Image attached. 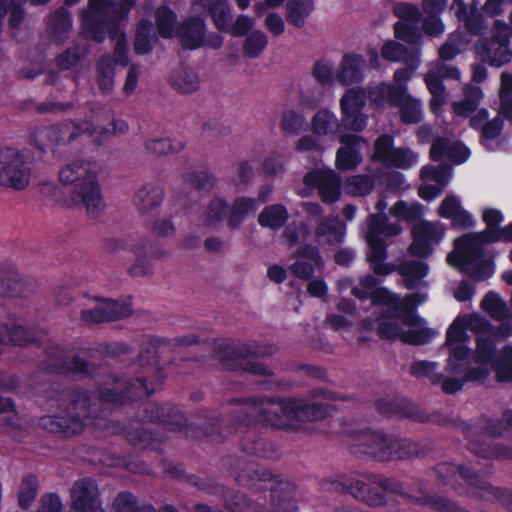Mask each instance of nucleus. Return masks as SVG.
Listing matches in <instances>:
<instances>
[{
    "instance_id": "f257e3e1",
    "label": "nucleus",
    "mask_w": 512,
    "mask_h": 512,
    "mask_svg": "<svg viewBox=\"0 0 512 512\" xmlns=\"http://www.w3.org/2000/svg\"><path fill=\"white\" fill-rule=\"evenodd\" d=\"M484 325L483 320L476 316H458L449 326L446 333V344L450 349L445 368L446 375L436 372L435 362L418 361L412 366V373L418 377H428L433 383H442L446 393L458 391L465 380H483L489 374L490 368L495 370L499 381L512 380V347L505 348L495 357L494 350L499 336L507 337L511 330L505 328L496 330L486 327L477 338L475 361L480 365L479 370L468 369L470 350L468 348L467 329H476Z\"/></svg>"
},
{
    "instance_id": "f03ea898",
    "label": "nucleus",
    "mask_w": 512,
    "mask_h": 512,
    "mask_svg": "<svg viewBox=\"0 0 512 512\" xmlns=\"http://www.w3.org/2000/svg\"><path fill=\"white\" fill-rule=\"evenodd\" d=\"M352 293L362 299L370 297L374 313L380 314L377 319V331L381 338L399 339L408 344H424L435 332L426 327V322L412 309L426 301L422 294L407 295L399 299L385 288H378L373 276H366L354 287Z\"/></svg>"
},
{
    "instance_id": "7ed1b4c3",
    "label": "nucleus",
    "mask_w": 512,
    "mask_h": 512,
    "mask_svg": "<svg viewBox=\"0 0 512 512\" xmlns=\"http://www.w3.org/2000/svg\"><path fill=\"white\" fill-rule=\"evenodd\" d=\"M482 220L487 225L481 233L466 234L454 242V250L448 254L447 262L450 266L466 273L476 281L490 278L495 271L494 264L483 249V244L493 242L492 231L500 230L503 222L502 212L494 208H485Z\"/></svg>"
},
{
    "instance_id": "20e7f679",
    "label": "nucleus",
    "mask_w": 512,
    "mask_h": 512,
    "mask_svg": "<svg viewBox=\"0 0 512 512\" xmlns=\"http://www.w3.org/2000/svg\"><path fill=\"white\" fill-rule=\"evenodd\" d=\"M328 406L323 403L308 404L301 399L280 401H247L240 410L249 417L266 421L278 428H300L301 423L312 421L327 415Z\"/></svg>"
},
{
    "instance_id": "39448f33",
    "label": "nucleus",
    "mask_w": 512,
    "mask_h": 512,
    "mask_svg": "<svg viewBox=\"0 0 512 512\" xmlns=\"http://www.w3.org/2000/svg\"><path fill=\"white\" fill-rule=\"evenodd\" d=\"M59 180L68 186L67 201L70 205H82L90 216H97L104 210L96 164L84 160L72 161L59 171Z\"/></svg>"
},
{
    "instance_id": "423d86ee",
    "label": "nucleus",
    "mask_w": 512,
    "mask_h": 512,
    "mask_svg": "<svg viewBox=\"0 0 512 512\" xmlns=\"http://www.w3.org/2000/svg\"><path fill=\"white\" fill-rule=\"evenodd\" d=\"M136 0H89L88 9L83 13V29L97 41L104 39V28L118 27Z\"/></svg>"
},
{
    "instance_id": "0eeeda50",
    "label": "nucleus",
    "mask_w": 512,
    "mask_h": 512,
    "mask_svg": "<svg viewBox=\"0 0 512 512\" xmlns=\"http://www.w3.org/2000/svg\"><path fill=\"white\" fill-rule=\"evenodd\" d=\"M402 232L399 224H388L384 216H370L367 221L366 242L368 260L372 269L379 275H387L393 271L392 266L383 263L386 257V244L383 237L397 236Z\"/></svg>"
},
{
    "instance_id": "6e6552de",
    "label": "nucleus",
    "mask_w": 512,
    "mask_h": 512,
    "mask_svg": "<svg viewBox=\"0 0 512 512\" xmlns=\"http://www.w3.org/2000/svg\"><path fill=\"white\" fill-rule=\"evenodd\" d=\"M31 156L12 148L0 151V185L12 190L25 189L30 180Z\"/></svg>"
},
{
    "instance_id": "1a4fd4ad",
    "label": "nucleus",
    "mask_w": 512,
    "mask_h": 512,
    "mask_svg": "<svg viewBox=\"0 0 512 512\" xmlns=\"http://www.w3.org/2000/svg\"><path fill=\"white\" fill-rule=\"evenodd\" d=\"M129 130L128 124L121 119H115L110 124L109 127H105L97 123L96 125L90 124L88 122H84L81 125L75 124H66L59 129H44L39 132L38 138L41 141L39 146L42 148L43 146H49V144L44 143L45 139H48L51 144H59L67 141H71L80 133H88L93 134L94 132H98L101 135L109 136V135H118L125 134Z\"/></svg>"
},
{
    "instance_id": "9d476101",
    "label": "nucleus",
    "mask_w": 512,
    "mask_h": 512,
    "mask_svg": "<svg viewBox=\"0 0 512 512\" xmlns=\"http://www.w3.org/2000/svg\"><path fill=\"white\" fill-rule=\"evenodd\" d=\"M351 445L355 453L369 454L380 461L402 457L396 450L398 441L380 432H361L353 436Z\"/></svg>"
},
{
    "instance_id": "9b49d317",
    "label": "nucleus",
    "mask_w": 512,
    "mask_h": 512,
    "mask_svg": "<svg viewBox=\"0 0 512 512\" xmlns=\"http://www.w3.org/2000/svg\"><path fill=\"white\" fill-rule=\"evenodd\" d=\"M374 157L386 166L409 169L418 162V155L409 148L393 147V139L382 135L375 141Z\"/></svg>"
},
{
    "instance_id": "f8f14e48",
    "label": "nucleus",
    "mask_w": 512,
    "mask_h": 512,
    "mask_svg": "<svg viewBox=\"0 0 512 512\" xmlns=\"http://www.w3.org/2000/svg\"><path fill=\"white\" fill-rule=\"evenodd\" d=\"M460 72L457 68L447 66L446 64L436 61L429 65V71L425 76V82L429 92L432 94L430 108L433 112H437L445 103V88L442 84L443 79H459Z\"/></svg>"
},
{
    "instance_id": "ddd939ff",
    "label": "nucleus",
    "mask_w": 512,
    "mask_h": 512,
    "mask_svg": "<svg viewBox=\"0 0 512 512\" xmlns=\"http://www.w3.org/2000/svg\"><path fill=\"white\" fill-rule=\"evenodd\" d=\"M104 29L109 31L112 38H117L115 46L116 59L113 60L110 57H104L99 62L97 68V81L99 88L103 93H109L114 87V63L116 62L122 65L126 63L127 45L123 34L118 33V27H109Z\"/></svg>"
},
{
    "instance_id": "4468645a",
    "label": "nucleus",
    "mask_w": 512,
    "mask_h": 512,
    "mask_svg": "<svg viewBox=\"0 0 512 512\" xmlns=\"http://www.w3.org/2000/svg\"><path fill=\"white\" fill-rule=\"evenodd\" d=\"M412 235L410 253L418 257H427L432 253L433 246L443 238L444 229L440 223L422 221L413 227Z\"/></svg>"
},
{
    "instance_id": "2eb2a0df",
    "label": "nucleus",
    "mask_w": 512,
    "mask_h": 512,
    "mask_svg": "<svg viewBox=\"0 0 512 512\" xmlns=\"http://www.w3.org/2000/svg\"><path fill=\"white\" fill-rule=\"evenodd\" d=\"M131 314V307L127 302L112 300H96L93 306L81 312V319L86 324H96L103 321H113L127 317Z\"/></svg>"
},
{
    "instance_id": "dca6fc26",
    "label": "nucleus",
    "mask_w": 512,
    "mask_h": 512,
    "mask_svg": "<svg viewBox=\"0 0 512 512\" xmlns=\"http://www.w3.org/2000/svg\"><path fill=\"white\" fill-rule=\"evenodd\" d=\"M304 183L309 188H317L321 199L326 203L335 202L340 196V177L330 169H317L307 173Z\"/></svg>"
},
{
    "instance_id": "f3484780",
    "label": "nucleus",
    "mask_w": 512,
    "mask_h": 512,
    "mask_svg": "<svg viewBox=\"0 0 512 512\" xmlns=\"http://www.w3.org/2000/svg\"><path fill=\"white\" fill-rule=\"evenodd\" d=\"M74 408L77 410V413L69 419L56 416L44 417L41 419V425L51 432H80L85 425L90 424V420L87 416V410L89 409L87 399L83 398L77 400Z\"/></svg>"
},
{
    "instance_id": "a211bd4d",
    "label": "nucleus",
    "mask_w": 512,
    "mask_h": 512,
    "mask_svg": "<svg viewBox=\"0 0 512 512\" xmlns=\"http://www.w3.org/2000/svg\"><path fill=\"white\" fill-rule=\"evenodd\" d=\"M73 512H102L98 501V488L91 479H82L72 487Z\"/></svg>"
},
{
    "instance_id": "6ab92c4d",
    "label": "nucleus",
    "mask_w": 512,
    "mask_h": 512,
    "mask_svg": "<svg viewBox=\"0 0 512 512\" xmlns=\"http://www.w3.org/2000/svg\"><path fill=\"white\" fill-rule=\"evenodd\" d=\"M452 177L451 169L440 166L434 168L432 166H424L421 169V179L423 184L419 187L418 194L423 200H433L447 185Z\"/></svg>"
},
{
    "instance_id": "aec40b11",
    "label": "nucleus",
    "mask_w": 512,
    "mask_h": 512,
    "mask_svg": "<svg viewBox=\"0 0 512 512\" xmlns=\"http://www.w3.org/2000/svg\"><path fill=\"white\" fill-rule=\"evenodd\" d=\"M509 30L506 24L499 25L498 37H503V39L493 40L487 47L483 46L477 48V53L483 61L489 62L493 66L500 67L511 60L512 53L507 43V37L510 36Z\"/></svg>"
},
{
    "instance_id": "412c9836",
    "label": "nucleus",
    "mask_w": 512,
    "mask_h": 512,
    "mask_svg": "<svg viewBox=\"0 0 512 512\" xmlns=\"http://www.w3.org/2000/svg\"><path fill=\"white\" fill-rule=\"evenodd\" d=\"M488 111L479 110L470 120V125L474 129L482 131V143L488 150H496L499 147L497 137L503 129V122L500 118H494L488 121Z\"/></svg>"
},
{
    "instance_id": "4be33fe9",
    "label": "nucleus",
    "mask_w": 512,
    "mask_h": 512,
    "mask_svg": "<svg viewBox=\"0 0 512 512\" xmlns=\"http://www.w3.org/2000/svg\"><path fill=\"white\" fill-rule=\"evenodd\" d=\"M339 140L343 146L337 151L336 166L340 170L356 168L362 161V157L356 147L359 144L367 146L368 143L362 137L350 134L340 135Z\"/></svg>"
},
{
    "instance_id": "5701e85b",
    "label": "nucleus",
    "mask_w": 512,
    "mask_h": 512,
    "mask_svg": "<svg viewBox=\"0 0 512 512\" xmlns=\"http://www.w3.org/2000/svg\"><path fill=\"white\" fill-rule=\"evenodd\" d=\"M396 13L401 18L395 24L396 37L409 43L417 42L420 37L417 30L419 11L414 6L403 4L397 6Z\"/></svg>"
},
{
    "instance_id": "b1692460",
    "label": "nucleus",
    "mask_w": 512,
    "mask_h": 512,
    "mask_svg": "<svg viewBox=\"0 0 512 512\" xmlns=\"http://www.w3.org/2000/svg\"><path fill=\"white\" fill-rule=\"evenodd\" d=\"M340 129V120L329 109L318 110L311 119V131L319 138L334 140L339 136Z\"/></svg>"
},
{
    "instance_id": "393cba45",
    "label": "nucleus",
    "mask_w": 512,
    "mask_h": 512,
    "mask_svg": "<svg viewBox=\"0 0 512 512\" xmlns=\"http://www.w3.org/2000/svg\"><path fill=\"white\" fill-rule=\"evenodd\" d=\"M439 215L450 219L455 226L469 228L475 224L473 216L463 209L460 199L454 195L445 197L439 207Z\"/></svg>"
},
{
    "instance_id": "a878e982",
    "label": "nucleus",
    "mask_w": 512,
    "mask_h": 512,
    "mask_svg": "<svg viewBox=\"0 0 512 512\" xmlns=\"http://www.w3.org/2000/svg\"><path fill=\"white\" fill-rule=\"evenodd\" d=\"M430 155L435 161L447 158L454 164H461L470 157V151L461 143H450L446 139H437L432 144Z\"/></svg>"
},
{
    "instance_id": "bb28decb",
    "label": "nucleus",
    "mask_w": 512,
    "mask_h": 512,
    "mask_svg": "<svg viewBox=\"0 0 512 512\" xmlns=\"http://www.w3.org/2000/svg\"><path fill=\"white\" fill-rule=\"evenodd\" d=\"M364 60L362 56L356 54H347L336 71L335 80L343 86L352 85L362 80V67Z\"/></svg>"
},
{
    "instance_id": "cd10ccee",
    "label": "nucleus",
    "mask_w": 512,
    "mask_h": 512,
    "mask_svg": "<svg viewBox=\"0 0 512 512\" xmlns=\"http://www.w3.org/2000/svg\"><path fill=\"white\" fill-rule=\"evenodd\" d=\"M297 260L290 266L292 273L300 278H309L314 270V266L321 265V259L318 251L314 247H300L296 255Z\"/></svg>"
},
{
    "instance_id": "c85d7f7f",
    "label": "nucleus",
    "mask_w": 512,
    "mask_h": 512,
    "mask_svg": "<svg viewBox=\"0 0 512 512\" xmlns=\"http://www.w3.org/2000/svg\"><path fill=\"white\" fill-rule=\"evenodd\" d=\"M182 45L189 49L198 48L206 43L205 26L200 18H191L177 33Z\"/></svg>"
},
{
    "instance_id": "c756f323",
    "label": "nucleus",
    "mask_w": 512,
    "mask_h": 512,
    "mask_svg": "<svg viewBox=\"0 0 512 512\" xmlns=\"http://www.w3.org/2000/svg\"><path fill=\"white\" fill-rule=\"evenodd\" d=\"M162 198L163 191L161 188L153 184H145L137 191L134 204L138 211L144 214L158 207Z\"/></svg>"
},
{
    "instance_id": "7c9ffc66",
    "label": "nucleus",
    "mask_w": 512,
    "mask_h": 512,
    "mask_svg": "<svg viewBox=\"0 0 512 512\" xmlns=\"http://www.w3.org/2000/svg\"><path fill=\"white\" fill-rule=\"evenodd\" d=\"M355 319V307L351 301L342 300L338 306L337 311L331 313L326 321L329 327L336 331L346 332L351 328Z\"/></svg>"
},
{
    "instance_id": "2f4dec72",
    "label": "nucleus",
    "mask_w": 512,
    "mask_h": 512,
    "mask_svg": "<svg viewBox=\"0 0 512 512\" xmlns=\"http://www.w3.org/2000/svg\"><path fill=\"white\" fill-rule=\"evenodd\" d=\"M170 83L175 89L185 94L196 91L200 85L197 74L187 67L176 69L170 77Z\"/></svg>"
},
{
    "instance_id": "473e14b6",
    "label": "nucleus",
    "mask_w": 512,
    "mask_h": 512,
    "mask_svg": "<svg viewBox=\"0 0 512 512\" xmlns=\"http://www.w3.org/2000/svg\"><path fill=\"white\" fill-rule=\"evenodd\" d=\"M259 207V203L256 199L252 198H237L228 215V226L232 229L239 227L244 218Z\"/></svg>"
},
{
    "instance_id": "72a5a7b5",
    "label": "nucleus",
    "mask_w": 512,
    "mask_h": 512,
    "mask_svg": "<svg viewBox=\"0 0 512 512\" xmlns=\"http://www.w3.org/2000/svg\"><path fill=\"white\" fill-rule=\"evenodd\" d=\"M403 96V88L394 87L392 84L380 83L369 91L370 100L378 107L385 101L395 106L398 100Z\"/></svg>"
},
{
    "instance_id": "f704fd0d",
    "label": "nucleus",
    "mask_w": 512,
    "mask_h": 512,
    "mask_svg": "<svg viewBox=\"0 0 512 512\" xmlns=\"http://www.w3.org/2000/svg\"><path fill=\"white\" fill-rule=\"evenodd\" d=\"M395 106H399L401 119L407 124L418 123L423 118L421 102L408 93L402 96Z\"/></svg>"
},
{
    "instance_id": "c9c22d12",
    "label": "nucleus",
    "mask_w": 512,
    "mask_h": 512,
    "mask_svg": "<svg viewBox=\"0 0 512 512\" xmlns=\"http://www.w3.org/2000/svg\"><path fill=\"white\" fill-rule=\"evenodd\" d=\"M312 10L313 4L310 0H289L286 6V18L291 24L301 27Z\"/></svg>"
},
{
    "instance_id": "e433bc0d",
    "label": "nucleus",
    "mask_w": 512,
    "mask_h": 512,
    "mask_svg": "<svg viewBox=\"0 0 512 512\" xmlns=\"http://www.w3.org/2000/svg\"><path fill=\"white\" fill-rule=\"evenodd\" d=\"M184 146L185 142L181 139L159 138L149 139L145 142L146 150L154 155L178 153Z\"/></svg>"
},
{
    "instance_id": "4c0bfd02",
    "label": "nucleus",
    "mask_w": 512,
    "mask_h": 512,
    "mask_svg": "<svg viewBox=\"0 0 512 512\" xmlns=\"http://www.w3.org/2000/svg\"><path fill=\"white\" fill-rule=\"evenodd\" d=\"M483 93L478 87H470L465 91V99L453 103V111L455 115L460 117H467L476 110L479 105Z\"/></svg>"
},
{
    "instance_id": "58836bf2",
    "label": "nucleus",
    "mask_w": 512,
    "mask_h": 512,
    "mask_svg": "<svg viewBox=\"0 0 512 512\" xmlns=\"http://www.w3.org/2000/svg\"><path fill=\"white\" fill-rule=\"evenodd\" d=\"M366 98L367 95L363 89H348L339 100L340 113L363 110L366 105Z\"/></svg>"
},
{
    "instance_id": "ea45409f",
    "label": "nucleus",
    "mask_w": 512,
    "mask_h": 512,
    "mask_svg": "<svg viewBox=\"0 0 512 512\" xmlns=\"http://www.w3.org/2000/svg\"><path fill=\"white\" fill-rule=\"evenodd\" d=\"M482 309L492 318L504 320L510 316L506 303L495 292H489L485 295L481 302Z\"/></svg>"
},
{
    "instance_id": "a19ab883",
    "label": "nucleus",
    "mask_w": 512,
    "mask_h": 512,
    "mask_svg": "<svg viewBox=\"0 0 512 512\" xmlns=\"http://www.w3.org/2000/svg\"><path fill=\"white\" fill-rule=\"evenodd\" d=\"M286 219V209L281 205L275 204L267 207L259 214L258 223L262 227L276 229L279 228Z\"/></svg>"
},
{
    "instance_id": "79ce46f5",
    "label": "nucleus",
    "mask_w": 512,
    "mask_h": 512,
    "mask_svg": "<svg viewBox=\"0 0 512 512\" xmlns=\"http://www.w3.org/2000/svg\"><path fill=\"white\" fill-rule=\"evenodd\" d=\"M348 489L355 498L366 502L368 505H380L383 502L382 496L373 492L370 485L365 483L363 480H352Z\"/></svg>"
},
{
    "instance_id": "37998d69",
    "label": "nucleus",
    "mask_w": 512,
    "mask_h": 512,
    "mask_svg": "<svg viewBox=\"0 0 512 512\" xmlns=\"http://www.w3.org/2000/svg\"><path fill=\"white\" fill-rule=\"evenodd\" d=\"M49 31L56 42H61L71 28V20L65 10L55 12L49 19Z\"/></svg>"
},
{
    "instance_id": "c03bdc74",
    "label": "nucleus",
    "mask_w": 512,
    "mask_h": 512,
    "mask_svg": "<svg viewBox=\"0 0 512 512\" xmlns=\"http://www.w3.org/2000/svg\"><path fill=\"white\" fill-rule=\"evenodd\" d=\"M152 30V24L149 21L140 22L134 44L138 54H146L153 48L156 39Z\"/></svg>"
},
{
    "instance_id": "a18cd8bd",
    "label": "nucleus",
    "mask_w": 512,
    "mask_h": 512,
    "mask_svg": "<svg viewBox=\"0 0 512 512\" xmlns=\"http://www.w3.org/2000/svg\"><path fill=\"white\" fill-rule=\"evenodd\" d=\"M32 341L29 332L22 326H0V343L23 345Z\"/></svg>"
},
{
    "instance_id": "49530a36",
    "label": "nucleus",
    "mask_w": 512,
    "mask_h": 512,
    "mask_svg": "<svg viewBox=\"0 0 512 512\" xmlns=\"http://www.w3.org/2000/svg\"><path fill=\"white\" fill-rule=\"evenodd\" d=\"M390 214L404 221H414L423 215V207L419 203L396 202L390 209Z\"/></svg>"
},
{
    "instance_id": "de8ad7c7",
    "label": "nucleus",
    "mask_w": 512,
    "mask_h": 512,
    "mask_svg": "<svg viewBox=\"0 0 512 512\" xmlns=\"http://www.w3.org/2000/svg\"><path fill=\"white\" fill-rule=\"evenodd\" d=\"M345 225L339 219H326L322 221L316 231L317 237H326V241L333 243L342 239Z\"/></svg>"
},
{
    "instance_id": "09e8293b",
    "label": "nucleus",
    "mask_w": 512,
    "mask_h": 512,
    "mask_svg": "<svg viewBox=\"0 0 512 512\" xmlns=\"http://www.w3.org/2000/svg\"><path fill=\"white\" fill-rule=\"evenodd\" d=\"M175 14L168 8H159L156 12L158 33L163 38H170L176 34Z\"/></svg>"
},
{
    "instance_id": "8fccbe9b",
    "label": "nucleus",
    "mask_w": 512,
    "mask_h": 512,
    "mask_svg": "<svg viewBox=\"0 0 512 512\" xmlns=\"http://www.w3.org/2000/svg\"><path fill=\"white\" fill-rule=\"evenodd\" d=\"M468 40L461 33L452 34L446 43L440 48V58L451 60L460 54L466 48Z\"/></svg>"
},
{
    "instance_id": "3c124183",
    "label": "nucleus",
    "mask_w": 512,
    "mask_h": 512,
    "mask_svg": "<svg viewBox=\"0 0 512 512\" xmlns=\"http://www.w3.org/2000/svg\"><path fill=\"white\" fill-rule=\"evenodd\" d=\"M407 64V68L398 69L394 73V87L403 88V96L407 94V82L411 78L413 72L418 68L420 64L419 53L418 51L413 52L411 54V58L405 62Z\"/></svg>"
},
{
    "instance_id": "603ef678",
    "label": "nucleus",
    "mask_w": 512,
    "mask_h": 512,
    "mask_svg": "<svg viewBox=\"0 0 512 512\" xmlns=\"http://www.w3.org/2000/svg\"><path fill=\"white\" fill-rule=\"evenodd\" d=\"M373 187L374 182L370 177L355 175L347 179L345 191L352 196H364L369 194Z\"/></svg>"
},
{
    "instance_id": "864d4df0",
    "label": "nucleus",
    "mask_w": 512,
    "mask_h": 512,
    "mask_svg": "<svg viewBox=\"0 0 512 512\" xmlns=\"http://www.w3.org/2000/svg\"><path fill=\"white\" fill-rule=\"evenodd\" d=\"M340 115L341 127L349 131L361 132L366 128L368 124V116L363 112V110L354 112H341Z\"/></svg>"
},
{
    "instance_id": "5fc2aeb1",
    "label": "nucleus",
    "mask_w": 512,
    "mask_h": 512,
    "mask_svg": "<svg viewBox=\"0 0 512 512\" xmlns=\"http://www.w3.org/2000/svg\"><path fill=\"white\" fill-rule=\"evenodd\" d=\"M406 286L413 287L416 281L424 278L428 274V266L422 262L411 261L401 267Z\"/></svg>"
},
{
    "instance_id": "6e6d98bb",
    "label": "nucleus",
    "mask_w": 512,
    "mask_h": 512,
    "mask_svg": "<svg viewBox=\"0 0 512 512\" xmlns=\"http://www.w3.org/2000/svg\"><path fill=\"white\" fill-rule=\"evenodd\" d=\"M210 13L218 29L226 30L229 28L231 15L226 0H216L210 7Z\"/></svg>"
},
{
    "instance_id": "4d7b16f0",
    "label": "nucleus",
    "mask_w": 512,
    "mask_h": 512,
    "mask_svg": "<svg viewBox=\"0 0 512 512\" xmlns=\"http://www.w3.org/2000/svg\"><path fill=\"white\" fill-rule=\"evenodd\" d=\"M305 124V117L294 110L287 109L282 113L280 127L286 133L297 134Z\"/></svg>"
},
{
    "instance_id": "13d9d810",
    "label": "nucleus",
    "mask_w": 512,
    "mask_h": 512,
    "mask_svg": "<svg viewBox=\"0 0 512 512\" xmlns=\"http://www.w3.org/2000/svg\"><path fill=\"white\" fill-rule=\"evenodd\" d=\"M267 42V36L262 31H253L245 40L244 52L249 57H256L266 48Z\"/></svg>"
},
{
    "instance_id": "bf43d9fd",
    "label": "nucleus",
    "mask_w": 512,
    "mask_h": 512,
    "mask_svg": "<svg viewBox=\"0 0 512 512\" xmlns=\"http://www.w3.org/2000/svg\"><path fill=\"white\" fill-rule=\"evenodd\" d=\"M38 481L35 476L26 477L19 488V504L21 507H28L36 497Z\"/></svg>"
},
{
    "instance_id": "052dcab7",
    "label": "nucleus",
    "mask_w": 512,
    "mask_h": 512,
    "mask_svg": "<svg viewBox=\"0 0 512 512\" xmlns=\"http://www.w3.org/2000/svg\"><path fill=\"white\" fill-rule=\"evenodd\" d=\"M311 234L307 230L306 225L303 222L290 224L284 233L286 242L291 245H300L305 243Z\"/></svg>"
},
{
    "instance_id": "680f3d73",
    "label": "nucleus",
    "mask_w": 512,
    "mask_h": 512,
    "mask_svg": "<svg viewBox=\"0 0 512 512\" xmlns=\"http://www.w3.org/2000/svg\"><path fill=\"white\" fill-rule=\"evenodd\" d=\"M382 57L390 62H398L404 60L407 62L411 58H408V51L399 43L395 41H387L381 48Z\"/></svg>"
},
{
    "instance_id": "e2e57ef3",
    "label": "nucleus",
    "mask_w": 512,
    "mask_h": 512,
    "mask_svg": "<svg viewBox=\"0 0 512 512\" xmlns=\"http://www.w3.org/2000/svg\"><path fill=\"white\" fill-rule=\"evenodd\" d=\"M225 213H226L225 202L222 199L217 198V199L213 200L210 203V205L208 206L207 211L205 212V215H204V222L208 226L215 225L223 218Z\"/></svg>"
},
{
    "instance_id": "0e129e2a",
    "label": "nucleus",
    "mask_w": 512,
    "mask_h": 512,
    "mask_svg": "<svg viewBox=\"0 0 512 512\" xmlns=\"http://www.w3.org/2000/svg\"><path fill=\"white\" fill-rule=\"evenodd\" d=\"M313 75L323 84H330L335 79L333 65L327 61L317 62L313 68Z\"/></svg>"
},
{
    "instance_id": "69168bd1",
    "label": "nucleus",
    "mask_w": 512,
    "mask_h": 512,
    "mask_svg": "<svg viewBox=\"0 0 512 512\" xmlns=\"http://www.w3.org/2000/svg\"><path fill=\"white\" fill-rule=\"evenodd\" d=\"M451 10L460 21H468L475 11L474 0H453Z\"/></svg>"
},
{
    "instance_id": "338daca9",
    "label": "nucleus",
    "mask_w": 512,
    "mask_h": 512,
    "mask_svg": "<svg viewBox=\"0 0 512 512\" xmlns=\"http://www.w3.org/2000/svg\"><path fill=\"white\" fill-rule=\"evenodd\" d=\"M266 29L273 35V36H280L285 31V23L282 17L274 12H270L265 17L264 21Z\"/></svg>"
},
{
    "instance_id": "774afa93",
    "label": "nucleus",
    "mask_w": 512,
    "mask_h": 512,
    "mask_svg": "<svg viewBox=\"0 0 512 512\" xmlns=\"http://www.w3.org/2000/svg\"><path fill=\"white\" fill-rule=\"evenodd\" d=\"M255 20L247 15H240L237 17L235 23L231 27V31L235 36H243L253 29Z\"/></svg>"
}]
</instances>
